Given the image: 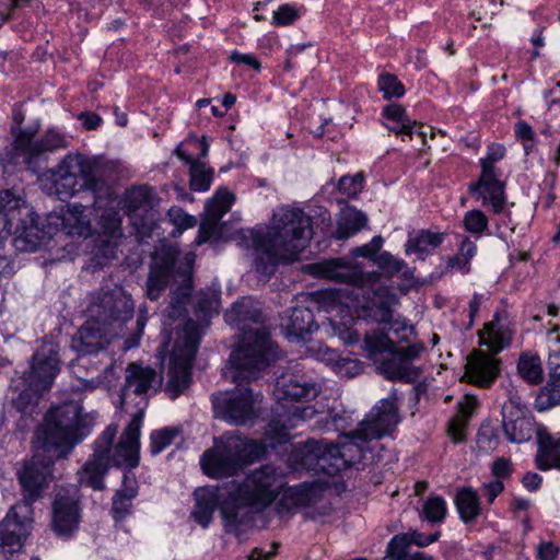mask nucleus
<instances>
[{
	"label": "nucleus",
	"mask_w": 560,
	"mask_h": 560,
	"mask_svg": "<svg viewBox=\"0 0 560 560\" xmlns=\"http://www.w3.org/2000/svg\"><path fill=\"white\" fill-rule=\"evenodd\" d=\"M192 264L194 254L189 253L179 259V252L172 246H163L152 256L145 282V294L148 299L155 301L167 288L170 289L165 326H173L176 320H182L176 325L182 328L186 320H189L185 316L194 290ZM220 294L221 292L217 289L206 288L195 295L194 312L200 320V323L196 320L195 323L200 327V335L203 326H208V319L219 314Z\"/></svg>",
	"instance_id": "nucleus-1"
},
{
	"label": "nucleus",
	"mask_w": 560,
	"mask_h": 560,
	"mask_svg": "<svg viewBox=\"0 0 560 560\" xmlns=\"http://www.w3.org/2000/svg\"><path fill=\"white\" fill-rule=\"evenodd\" d=\"M88 433L79 405L69 402L47 412L44 424L35 433L34 455L18 471L24 497L21 503L32 508L48 486L55 460L66 458Z\"/></svg>",
	"instance_id": "nucleus-2"
},
{
	"label": "nucleus",
	"mask_w": 560,
	"mask_h": 560,
	"mask_svg": "<svg viewBox=\"0 0 560 560\" xmlns=\"http://www.w3.org/2000/svg\"><path fill=\"white\" fill-rule=\"evenodd\" d=\"M312 234V219L302 209L283 206L275 210L267 228L250 231L256 272L269 277L279 265L299 260Z\"/></svg>",
	"instance_id": "nucleus-3"
},
{
	"label": "nucleus",
	"mask_w": 560,
	"mask_h": 560,
	"mask_svg": "<svg viewBox=\"0 0 560 560\" xmlns=\"http://www.w3.org/2000/svg\"><path fill=\"white\" fill-rule=\"evenodd\" d=\"M319 392V384L305 374L292 372L278 377L276 395L284 411L279 415L278 420L268 424L266 440H247V465L260 460L268 453V448L273 450L277 445L287 443L290 440V430L312 419L316 413L312 406L303 404L287 406L285 402L310 400Z\"/></svg>",
	"instance_id": "nucleus-4"
},
{
	"label": "nucleus",
	"mask_w": 560,
	"mask_h": 560,
	"mask_svg": "<svg viewBox=\"0 0 560 560\" xmlns=\"http://www.w3.org/2000/svg\"><path fill=\"white\" fill-rule=\"evenodd\" d=\"M117 431V424H109L96 439L92 456L78 471V482L81 487L95 491L104 490V478L110 465L126 466L130 469L139 465L140 441L122 432L114 445Z\"/></svg>",
	"instance_id": "nucleus-5"
},
{
	"label": "nucleus",
	"mask_w": 560,
	"mask_h": 560,
	"mask_svg": "<svg viewBox=\"0 0 560 560\" xmlns=\"http://www.w3.org/2000/svg\"><path fill=\"white\" fill-rule=\"evenodd\" d=\"M191 518L203 528L219 508L225 533L241 540L245 526V480H232L221 487H199L194 491Z\"/></svg>",
	"instance_id": "nucleus-6"
},
{
	"label": "nucleus",
	"mask_w": 560,
	"mask_h": 560,
	"mask_svg": "<svg viewBox=\"0 0 560 560\" xmlns=\"http://www.w3.org/2000/svg\"><path fill=\"white\" fill-rule=\"evenodd\" d=\"M363 349L376 366L378 373L395 382L413 383L423 370L413 361L424 351L422 342L399 347L380 329L366 332Z\"/></svg>",
	"instance_id": "nucleus-7"
},
{
	"label": "nucleus",
	"mask_w": 560,
	"mask_h": 560,
	"mask_svg": "<svg viewBox=\"0 0 560 560\" xmlns=\"http://www.w3.org/2000/svg\"><path fill=\"white\" fill-rule=\"evenodd\" d=\"M54 184L59 199L85 194L86 203L68 205V210L80 219L90 207H98L105 182L97 175L95 162L83 154H68L54 174Z\"/></svg>",
	"instance_id": "nucleus-8"
},
{
	"label": "nucleus",
	"mask_w": 560,
	"mask_h": 560,
	"mask_svg": "<svg viewBox=\"0 0 560 560\" xmlns=\"http://www.w3.org/2000/svg\"><path fill=\"white\" fill-rule=\"evenodd\" d=\"M200 343V327L192 320L174 327V336L165 342L170 351L167 381L164 392L171 399L183 395L191 384V369Z\"/></svg>",
	"instance_id": "nucleus-9"
},
{
	"label": "nucleus",
	"mask_w": 560,
	"mask_h": 560,
	"mask_svg": "<svg viewBox=\"0 0 560 560\" xmlns=\"http://www.w3.org/2000/svg\"><path fill=\"white\" fill-rule=\"evenodd\" d=\"M163 377L155 369L142 363L131 362L125 371V382L121 387L120 401L122 405H135L137 411L122 431L126 435L140 441L141 427L149 399L162 387Z\"/></svg>",
	"instance_id": "nucleus-10"
},
{
	"label": "nucleus",
	"mask_w": 560,
	"mask_h": 560,
	"mask_svg": "<svg viewBox=\"0 0 560 560\" xmlns=\"http://www.w3.org/2000/svg\"><path fill=\"white\" fill-rule=\"evenodd\" d=\"M222 377L235 387L211 394L213 417L230 425H243L245 424V350L242 346L232 350L222 370Z\"/></svg>",
	"instance_id": "nucleus-11"
},
{
	"label": "nucleus",
	"mask_w": 560,
	"mask_h": 560,
	"mask_svg": "<svg viewBox=\"0 0 560 560\" xmlns=\"http://www.w3.org/2000/svg\"><path fill=\"white\" fill-rule=\"evenodd\" d=\"M199 464L211 479L237 475L245 467V436L240 431H228L213 438V445L202 453Z\"/></svg>",
	"instance_id": "nucleus-12"
},
{
	"label": "nucleus",
	"mask_w": 560,
	"mask_h": 560,
	"mask_svg": "<svg viewBox=\"0 0 560 560\" xmlns=\"http://www.w3.org/2000/svg\"><path fill=\"white\" fill-rule=\"evenodd\" d=\"M261 310L247 308V322L259 325L257 328L247 326V382L257 380L279 359L278 347L270 338L268 328L264 325Z\"/></svg>",
	"instance_id": "nucleus-13"
},
{
	"label": "nucleus",
	"mask_w": 560,
	"mask_h": 560,
	"mask_svg": "<svg viewBox=\"0 0 560 560\" xmlns=\"http://www.w3.org/2000/svg\"><path fill=\"white\" fill-rule=\"evenodd\" d=\"M290 460L300 468L315 475L336 476L345 470V462L340 458L339 445L317 440H308L298 446Z\"/></svg>",
	"instance_id": "nucleus-14"
},
{
	"label": "nucleus",
	"mask_w": 560,
	"mask_h": 560,
	"mask_svg": "<svg viewBox=\"0 0 560 560\" xmlns=\"http://www.w3.org/2000/svg\"><path fill=\"white\" fill-rule=\"evenodd\" d=\"M283 485L282 471L272 465H264L247 475V513L269 506Z\"/></svg>",
	"instance_id": "nucleus-15"
},
{
	"label": "nucleus",
	"mask_w": 560,
	"mask_h": 560,
	"mask_svg": "<svg viewBox=\"0 0 560 560\" xmlns=\"http://www.w3.org/2000/svg\"><path fill=\"white\" fill-rule=\"evenodd\" d=\"M59 373L58 346L44 342L33 354L30 371L24 372L21 384L35 390H48Z\"/></svg>",
	"instance_id": "nucleus-16"
},
{
	"label": "nucleus",
	"mask_w": 560,
	"mask_h": 560,
	"mask_svg": "<svg viewBox=\"0 0 560 560\" xmlns=\"http://www.w3.org/2000/svg\"><path fill=\"white\" fill-rule=\"evenodd\" d=\"M400 422L397 405V394L392 392L380 400L358 428V435L363 440L381 439L392 434Z\"/></svg>",
	"instance_id": "nucleus-17"
},
{
	"label": "nucleus",
	"mask_w": 560,
	"mask_h": 560,
	"mask_svg": "<svg viewBox=\"0 0 560 560\" xmlns=\"http://www.w3.org/2000/svg\"><path fill=\"white\" fill-rule=\"evenodd\" d=\"M34 223V213L20 195L10 189L0 191V232L28 236Z\"/></svg>",
	"instance_id": "nucleus-18"
},
{
	"label": "nucleus",
	"mask_w": 560,
	"mask_h": 560,
	"mask_svg": "<svg viewBox=\"0 0 560 560\" xmlns=\"http://www.w3.org/2000/svg\"><path fill=\"white\" fill-rule=\"evenodd\" d=\"M82 518V508L78 490L60 489L52 502L51 528L57 536L69 538L78 530Z\"/></svg>",
	"instance_id": "nucleus-19"
},
{
	"label": "nucleus",
	"mask_w": 560,
	"mask_h": 560,
	"mask_svg": "<svg viewBox=\"0 0 560 560\" xmlns=\"http://www.w3.org/2000/svg\"><path fill=\"white\" fill-rule=\"evenodd\" d=\"M32 508L27 503L13 505L0 523V548L4 553L18 552L28 535Z\"/></svg>",
	"instance_id": "nucleus-20"
},
{
	"label": "nucleus",
	"mask_w": 560,
	"mask_h": 560,
	"mask_svg": "<svg viewBox=\"0 0 560 560\" xmlns=\"http://www.w3.org/2000/svg\"><path fill=\"white\" fill-rule=\"evenodd\" d=\"M307 271L318 278L346 283L355 288H365L374 281L372 275L364 273L358 266L345 258H330L306 266Z\"/></svg>",
	"instance_id": "nucleus-21"
},
{
	"label": "nucleus",
	"mask_w": 560,
	"mask_h": 560,
	"mask_svg": "<svg viewBox=\"0 0 560 560\" xmlns=\"http://www.w3.org/2000/svg\"><path fill=\"white\" fill-rule=\"evenodd\" d=\"M235 198L226 188H219L214 196L209 199L205 207V217L199 225L198 236L195 240L201 245L222 235V217L230 211Z\"/></svg>",
	"instance_id": "nucleus-22"
},
{
	"label": "nucleus",
	"mask_w": 560,
	"mask_h": 560,
	"mask_svg": "<svg viewBox=\"0 0 560 560\" xmlns=\"http://www.w3.org/2000/svg\"><path fill=\"white\" fill-rule=\"evenodd\" d=\"M500 360L482 351H474L467 358L462 381L478 387H490L500 374Z\"/></svg>",
	"instance_id": "nucleus-23"
},
{
	"label": "nucleus",
	"mask_w": 560,
	"mask_h": 560,
	"mask_svg": "<svg viewBox=\"0 0 560 560\" xmlns=\"http://www.w3.org/2000/svg\"><path fill=\"white\" fill-rule=\"evenodd\" d=\"M469 190L481 198L483 203L489 202L495 213L503 210L505 205L504 183L490 170V166L481 171L478 182L471 184Z\"/></svg>",
	"instance_id": "nucleus-24"
},
{
	"label": "nucleus",
	"mask_w": 560,
	"mask_h": 560,
	"mask_svg": "<svg viewBox=\"0 0 560 560\" xmlns=\"http://www.w3.org/2000/svg\"><path fill=\"white\" fill-rule=\"evenodd\" d=\"M281 329L289 339H304L317 329L314 315L308 307L296 306L284 312L280 322Z\"/></svg>",
	"instance_id": "nucleus-25"
},
{
	"label": "nucleus",
	"mask_w": 560,
	"mask_h": 560,
	"mask_svg": "<svg viewBox=\"0 0 560 560\" xmlns=\"http://www.w3.org/2000/svg\"><path fill=\"white\" fill-rule=\"evenodd\" d=\"M135 304L130 295L122 291L106 293L102 298L98 315L105 323H126L132 318Z\"/></svg>",
	"instance_id": "nucleus-26"
},
{
	"label": "nucleus",
	"mask_w": 560,
	"mask_h": 560,
	"mask_svg": "<svg viewBox=\"0 0 560 560\" xmlns=\"http://www.w3.org/2000/svg\"><path fill=\"white\" fill-rule=\"evenodd\" d=\"M513 337V330L503 313L497 312L491 322L487 323L479 332L480 345L487 346L492 354L499 353L505 347L510 346Z\"/></svg>",
	"instance_id": "nucleus-27"
},
{
	"label": "nucleus",
	"mask_w": 560,
	"mask_h": 560,
	"mask_svg": "<svg viewBox=\"0 0 560 560\" xmlns=\"http://www.w3.org/2000/svg\"><path fill=\"white\" fill-rule=\"evenodd\" d=\"M441 533L435 532L430 535H424L420 532L413 530L402 535L394 536L387 545L386 555L383 560H404L405 550H411V545L418 547H427L436 541Z\"/></svg>",
	"instance_id": "nucleus-28"
},
{
	"label": "nucleus",
	"mask_w": 560,
	"mask_h": 560,
	"mask_svg": "<svg viewBox=\"0 0 560 560\" xmlns=\"http://www.w3.org/2000/svg\"><path fill=\"white\" fill-rule=\"evenodd\" d=\"M138 482L133 475L125 472L121 487L112 499L110 514L115 522L126 520L132 512V501L138 495Z\"/></svg>",
	"instance_id": "nucleus-29"
},
{
	"label": "nucleus",
	"mask_w": 560,
	"mask_h": 560,
	"mask_svg": "<svg viewBox=\"0 0 560 560\" xmlns=\"http://www.w3.org/2000/svg\"><path fill=\"white\" fill-rule=\"evenodd\" d=\"M322 307L327 313H346V315H342L340 319H337L336 317L327 318L331 329V334L334 336H337L340 340H342L346 343H354L359 341V334L352 329L354 318L349 314V310H345V307L340 303H337L335 300H331L329 302L323 301Z\"/></svg>",
	"instance_id": "nucleus-30"
},
{
	"label": "nucleus",
	"mask_w": 560,
	"mask_h": 560,
	"mask_svg": "<svg viewBox=\"0 0 560 560\" xmlns=\"http://www.w3.org/2000/svg\"><path fill=\"white\" fill-rule=\"evenodd\" d=\"M445 233L431 232L429 230H419L409 234L406 243V253L416 254L419 259H424L445 240Z\"/></svg>",
	"instance_id": "nucleus-31"
},
{
	"label": "nucleus",
	"mask_w": 560,
	"mask_h": 560,
	"mask_svg": "<svg viewBox=\"0 0 560 560\" xmlns=\"http://www.w3.org/2000/svg\"><path fill=\"white\" fill-rule=\"evenodd\" d=\"M108 343L109 340L100 328L86 325L78 331L71 347L81 354H92L104 350Z\"/></svg>",
	"instance_id": "nucleus-32"
},
{
	"label": "nucleus",
	"mask_w": 560,
	"mask_h": 560,
	"mask_svg": "<svg viewBox=\"0 0 560 560\" xmlns=\"http://www.w3.org/2000/svg\"><path fill=\"white\" fill-rule=\"evenodd\" d=\"M539 445L536 455V465L540 470H560V439L550 434H539Z\"/></svg>",
	"instance_id": "nucleus-33"
},
{
	"label": "nucleus",
	"mask_w": 560,
	"mask_h": 560,
	"mask_svg": "<svg viewBox=\"0 0 560 560\" xmlns=\"http://www.w3.org/2000/svg\"><path fill=\"white\" fill-rule=\"evenodd\" d=\"M366 222L368 218L362 211L348 206L341 209L339 213L337 229L334 232V236L337 240H347L363 229L366 225Z\"/></svg>",
	"instance_id": "nucleus-34"
},
{
	"label": "nucleus",
	"mask_w": 560,
	"mask_h": 560,
	"mask_svg": "<svg viewBox=\"0 0 560 560\" xmlns=\"http://www.w3.org/2000/svg\"><path fill=\"white\" fill-rule=\"evenodd\" d=\"M308 502V493L304 486L290 488L276 502L275 512L280 518H288L298 508L305 506Z\"/></svg>",
	"instance_id": "nucleus-35"
},
{
	"label": "nucleus",
	"mask_w": 560,
	"mask_h": 560,
	"mask_svg": "<svg viewBox=\"0 0 560 560\" xmlns=\"http://www.w3.org/2000/svg\"><path fill=\"white\" fill-rule=\"evenodd\" d=\"M518 376L532 386H536L544 381V369L540 358L532 352H522L517 365Z\"/></svg>",
	"instance_id": "nucleus-36"
},
{
	"label": "nucleus",
	"mask_w": 560,
	"mask_h": 560,
	"mask_svg": "<svg viewBox=\"0 0 560 560\" xmlns=\"http://www.w3.org/2000/svg\"><path fill=\"white\" fill-rule=\"evenodd\" d=\"M455 504L460 520L466 523H472L481 513L479 497L471 488L460 489L455 497Z\"/></svg>",
	"instance_id": "nucleus-37"
},
{
	"label": "nucleus",
	"mask_w": 560,
	"mask_h": 560,
	"mask_svg": "<svg viewBox=\"0 0 560 560\" xmlns=\"http://www.w3.org/2000/svg\"><path fill=\"white\" fill-rule=\"evenodd\" d=\"M69 143L70 140L65 133L55 128H49L35 140L32 150L38 159L47 153L68 148Z\"/></svg>",
	"instance_id": "nucleus-38"
},
{
	"label": "nucleus",
	"mask_w": 560,
	"mask_h": 560,
	"mask_svg": "<svg viewBox=\"0 0 560 560\" xmlns=\"http://www.w3.org/2000/svg\"><path fill=\"white\" fill-rule=\"evenodd\" d=\"M378 320L388 325L387 332L384 334L393 339L396 345L400 342H410V338L415 334L413 326L409 325L406 320L393 319L389 308L384 307L381 310Z\"/></svg>",
	"instance_id": "nucleus-39"
},
{
	"label": "nucleus",
	"mask_w": 560,
	"mask_h": 560,
	"mask_svg": "<svg viewBox=\"0 0 560 560\" xmlns=\"http://www.w3.org/2000/svg\"><path fill=\"white\" fill-rule=\"evenodd\" d=\"M369 440H363L358 435V429L349 433V441L339 445L340 458L345 462V469L355 466L364 458L363 444Z\"/></svg>",
	"instance_id": "nucleus-40"
},
{
	"label": "nucleus",
	"mask_w": 560,
	"mask_h": 560,
	"mask_svg": "<svg viewBox=\"0 0 560 560\" xmlns=\"http://www.w3.org/2000/svg\"><path fill=\"white\" fill-rule=\"evenodd\" d=\"M124 202L129 215L144 213L151 209V189L147 186L133 187L127 190Z\"/></svg>",
	"instance_id": "nucleus-41"
},
{
	"label": "nucleus",
	"mask_w": 560,
	"mask_h": 560,
	"mask_svg": "<svg viewBox=\"0 0 560 560\" xmlns=\"http://www.w3.org/2000/svg\"><path fill=\"white\" fill-rule=\"evenodd\" d=\"M476 244L469 237L464 236L457 254L448 259L447 268L468 273L470 270V260L476 255Z\"/></svg>",
	"instance_id": "nucleus-42"
},
{
	"label": "nucleus",
	"mask_w": 560,
	"mask_h": 560,
	"mask_svg": "<svg viewBox=\"0 0 560 560\" xmlns=\"http://www.w3.org/2000/svg\"><path fill=\"white\" fill-rule=\"evenodd\" d=\"M506 439L512 443H523L529 441L535 429L534 418L527 417L515 420L513 423L503 427Z\"/></svg>",
	"instance_id": "nucleus-43"
},
{
	"label": "nucleus",
	"mask_w": 560,
	"mask_h": 560,
	"mask_svg": "<svg viewBox=\"0 0 560 560\" xmlns=\"http://www.w3.org/2000/svg\"><path fill=\"white\" fill-rule=\"evenodd\" d=\"M224 319L228 325L235 327L238 330V342L234 349L243 347L245 350V303L243 298L234 302L224 314Z\"/></svg>",
	"instance_id": "nucleus-44"
},
{
	"label": "nucleus",
	"mask_w": 560,
	"mask_h": 560,
	"mask_svg": "<svg viewBox=\"0 0 560 560\" xmlns=\"http://www.w3.org/2000/svg\"><path fill=\"white\" fill-rule=\"evenodd\" d=\"M43 392L25 386L20 390L18 397L13 398L12 405L19 412L32 416L36 410Z\"/></svg>",
	"instance_id": "nucleus-45"
},
{
	"label": "nucleus",
	"mask_w": 560,
	"mask_h": 560,
	"mask_svg": "<svg viewBox=\"0 0 560 560\" xmlns=\"http://www.w3.org/2000/svg\"><path fill=\"white\" fill-rule=\"evenodd\" d=\"M213 179V170L203 162L194 163L190 167V188L195 191H207Z\"/></svg>",
	"instance_id": "nucleus-46"
},
{
	"label": "nucleus",
	"mask_w": 560,
	"mask_h": 560,
	"mask_svg": "<svg viewBox=\"0 0 560 560\" xmlns=\"http://www.w3.org/2000/svg\"><path fill=\"white\" fill-rule=\"evenodd\" d=\"M533 417L527 406L517 396H512L502 406L503 427L513 423L515 420Z\"/></svg>",
	"instance_id": "nucleus-47"
},
{
	"label": "nucleus",
	"mask_w": 560,
	"mask_h": 560,
	"mask_svg": "<svg viewBox=\"0 0 560 560\" xmlns=\"http://www.w3.org/2000/svg\"><path fill=\"white\" fill-rule=\"evenodd\" d=\"M558 404H560V378L552 377V380L540 389L536 399V406L538 409L545 410Z\"/></svg>",
	"instance_id": "nucleus-48"
},
{
	"label": "nucleus",
	"mask_w": 560,
	"mask_h": 560,
	"mask_svg": "<svg viewBox=\"0 0 560 560\" xmlns=\"http://www.w3.org/2000/svg\"><path fill=\"white\" fill-rule=\"evenodd\" d=\"M375 262L378 266V268L383 270V272H385L387 276H394L402 271L404 276L407 277V273L409 271L405 260L393 256L388 252L381 253L376 257Z\"/></svg>",
	"instance_id": "nucleus-49"
},
{
	"label": "nucleus",
	"mask_w": 560,
	"mask_h": 560,
	"mask_svg": "<svg viewBox=\"0 0 560 560\" xmlns=\"http://www.w3.org/2000/svg\"><path fill=\"white\" fill-rule=\"evenodd\" d=\"M378 90L383 93V97L389 100L392 97H401L405 94V88L398 78L394 74H381L377 81Z\"/></svg>",
	"instance_id": "nucleus-50"
},
{
	"label": "nucleus",
	"mask_w": 560,
	"mask_h": 560,
	"mask_svg": "<svg viewBox=\"0 0 560 560\" xmlns=\"http://www.w3.org/2000/svg\"><path fill=\"white\" fill-rule=\"evenodd\" d=\"M463 225L467 232L480 236L488 229V218L480 210H469L463 218Z\"/></svg>",
	"instance_id": "nucleus-51"
},
{
	"label": "nucleus",
	"mask_w": 560,
	"mask_h": 560,
	"mask_svg": "<svg viewBox=\"0 0 560 560\" xmlns=\"http://www.w3.org/2000/svg\"><path fill=\"white\" fill-rule=\"evenodd\" d=\"M177 430L171 428H164L155 430L150 435V447L153 455L160 454L167 446H170L177 435Z\"/></svg>",
	"instance_id": "nucleus-52"
},
{
	"label": "nucleus",
	"mask_w": 560,
	"mask_h": 560,
	"mask_svg": "<svg viewBox=\"0 0 560 560\" xmlns=\"http://www.w3.org/2000/svg\"><path fill=\"white\" fill-rule=\"evenodd\" d=\"M423 514L431 523H441L445 518L446 505L441 497H431L423 504Z\"/></svg>",
	"instance_id": "nucleus-53"
},
{
	"label": "nucleus",
	"mask_w": 560,
	"mask_h": 560,
	"mask_svg": "<svg viewBox=\"0 0 560 560\" xmlns=\"http://www.w3.org/2000/svg\"><path fill=\"white\" fill-rule=\"evenodd\" d=\"M33 138V132L28 130H20L14 139L15 149L25 155L27 164H31L33 160H36L35 153L32 150L35 142Z\"/></svg>",
	"instance_id": "nucleus-54"
},
{
	"label": "nucleus",
	"mask_w": 560,
	"mask_h": 560,
	"mask_svg": "<svg viewBox=\"0 0 560 560\" xmlns=\"http://www.w3.org/2000/svg\"><path fill=\"white\" fill-rule=\"evenodd\" d=\"M167 217L170 221L177 228L179 233L184 230L194 228L197 223L195 217L184 212L178 207H172L167 212Z\"/></svg>",
	"instance_id": "nucleus-55"
},
{
	"label": "nucleus",
	"mask_w": 560,
	"mask_h": 560,
	"mask_svg": "<svg viewBox=\"0 0 560 560\" xmlns=\"http://www.w3.org/2000/svg\"><path fill=\"white\" fill-rule=\"evenodd\" d=\"M300 18V11L291 5L283 4L273 12V23L277 26H287L294 23Z\"/></svg>",
	"instance_id": "nucleus-56"
},
{
	"label": "nucleus",
	"mask_w": 560,
	"mask_h": 560,
	"mask_svg": "<svg viewBox=\"0 0 560 560\" xmlns=\"http://www.w3.org/2000/svg\"><path fill=\"white\" fill-rule=\"evenodd\" d=\"M363 176L357 174L354 176H342L338 182V189L347 196L357 195L362 189Z\"/></svg>",
	"instance_id": "nucleus-57"
},
{
	"label": "nucleus",
	"mask_w": 560,
	"mask_h": 560,
	"mask_svg": "<svg viewBox=\"0 0 560 560\" xmlns=\"http://www.w3.org/2000/svg\"><path fill=\"white\" fill-rule=\"evenodd\" d=\"M477 444L483 451L494 450L498 445V436L493 428L481 427L477 434Z\"/></svg>",
	"instance_id": "nucleus-58"
},
{
	"label": "nucleus",
	"mask_w": 560,
	"mask_h": 560,
	"mask_svg": "<svg viewBox=\"0 0 560 560\" xmlns=\"http://www.w3.org/2000/svg\"><path fill=\"white\" fill-rule=\"evenodd\" d=\"M422 127L423 126L416 120H411V124L394 122L392 126H387L388 130L395 135H407L411 138L416 132L419 137L424 139L427 133L422 130Z\"/></svg>",
	"instance_id": "nucleus-59"
},
{
	"label": "nucleus",
	"mask_w": 560,
	"mask_h": 560,
	"mask_svg": "<svg viewBox=\"0 0 560 560\" xmlns=\"http://www.w3.org/2000/svg\"><path fill=\"white\" fill-rule=\"evenodd\" d=\"M382 245H383V238H382V236L377 235V236H374L370 243L364 244L359 247H355L354 249H352L351 253L354 257L371 258L376 253L380 252Z\"/></svg>",
	"instance_id": "nucleus-60"
},
{
	"label": "nucleus",
	"mask_w": 560,
	"mask_h": 560,
	"mask_svg": "<svg viewBox=\"0 0 560 560\" xmlns=\"http://www.w3.org/2000/svg\"><path fill=\"white\" fill-rule=\"evenodd\" d=\"M362 365L361 362L357 359L342 358L339 361V365L336 370L338 374L341 376L353 377L361 373Z\"/></svg>",
	"instance_id": "nucleus-61"
},
{
	"label": "nucleus",
	"mask_w": 560,
	"mask_h": 560,
	"mask_svg": "<svg viewBox=\"0 0 560 560\" xmlns=\"http://www.w3.org/2000/svg\"><path fill=\"white\" fill-rule=\"evenodd\" d=\"M383 115L393 122L411 124V118L407 116L405 108L399 104H389L384 107Z\"/></svg>",
	"instance_id": "nucleus-62"
},
{
	"label": "nucleus",
	"mask_w": 560,
	"mask_h": 560,
	"mask_svg": "<svg viewBox=\"0 0 560 560\" xmlns=\"http://www.w3.org/2000/svg\"><path fill=\"white\" fill-rule=\"evenodd\" d=\"M505 154V148L500 144H492L489 147L488 154L485 159L480 160L482 171L485 167L490 166V170L494 172V162L501 160Z\"/></svg>",
	"instance_id": "nucleus-63"
},
{
	"label": "nucleus",
	"mask_w": 560,
	"mask_h": 560,
	"mask_svg": "<svg viewBox=\"0 0 560 560\" xmlns=\"http://www.w3.org/2000/svg\"><path fill=\"white\" fill-rule=\"evenodd\" d=\"M492 474L499 479L506 478L512 472V463L509 458H497L491 467Z\"/></svg>",
	"instance_id": "nucleus-64"
}]
</instances>
